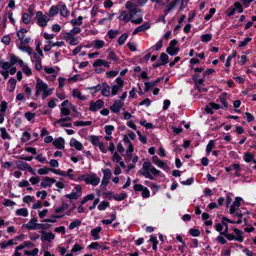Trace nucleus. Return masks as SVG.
Listing matches in <instances>:
<instances>
[{
  "label": "nucleus",
  "instance_id": "14",
  "mask_svg": "<svg viewBox=\"0 0 256 256\" xmlns=\"http://www.w3.org/2000/svg\"><path fill=\"white\" fill-rule=\"evenodd\" d=\"M152 162L155 164H156L158 166L164 168V169H166L168 168V166L166 165V163L158 159L157 157H153L152 158Z\"/></svg>",
  "mask_w": 256,
  "mask_h": 256
},
{
  "label": "nucleus",
  "instance_id": "19",
  "mask_svg": "<svg viewBox=\"0 0 256 256\" xmlns=\"http://www.w3.org/2000/svg\"><path fill=\"white\" fill-rule=\"evenodd\" d=\"M102 228L98 226L96 228L92 229L91 230V234L94 238L95 240H98L100 238L98 233L100 232Z\"/></svg>",
  "mask_w": 256,
  "mask_h": 256
},
{
  "label": "nucleus",
  "instance_id": "11",
  "mask_svg": "<svg viewBox=\"0 0 256 256\" xmlns=\"http://www.w3.org/2000/svg\"><path fill=\"white\" fill-rule=\"evenodd\" d=\"M56 182V180L54 178L45 177L44 178V181L41 182L40 185L44 188H46V186H50L52 184Z\"/></svg>",
  "mask_w": 256,
  "mask_h": 256
},
{
  "label": "nucleus",
  "instance_id": "45",
  "mask_svg": "<svg viewBox=\"0 0 256 256\" xmlns=\"http://www.w3.org/2000/svg\"><path fill=\"white\" fill-rule=\"evenodd\" d=\"M72 120V118L70 117H66L64 118H62L56 120L54 123V125L56 126L57 124H59L62 122H64L66 121H70Z\"/></svg>",
  "mask_w": 256,
  "mask_h": 256
},
{
  "label": "nucleus",
  "instance_id": "15",
  "mask_svg": "<svg viewBox=\"0 0 256 256\" xmlns=\"http://www.w3.org/2000/svg\"><path fill=\"white\" fill-rule=\"evenodd\" d=\"M110 88L109 86L106 84L104 83L102 85V94L106 96H108L110 94Z\"/></svg>",
  "mask_w": 256,
  "mask_h": 256
},
{
  "label": "nucleus",
  "instance_id": "34",
  "mask_svg": "<svg viewBox=\"0 0 256 256\" xmlns=\"http://www.w3.org/2000/svg\"><path fill=\"white\" fill-rule=\"evenodd\" d=\"M37 221H38V220L36 218H34L30 220L29 221V222L25 225L26 228L27 229L30 230L31 229H30L28 228L29 226H34H34L36 225V223L37 222Z\"/></svg>",
  "mask_w": 256,
  "mask_h": 256
},
{
  "label": "nucleus",
  "instance_id": "35",
  "mask_svg": "<svg viewBox=\"0 0 256 256\" xmlns=\"http://www.w3.org/2000/svg\"><path fill=\"white\" fill-rule=\"evenodd\" d=\"M72 95L74 96L77 97L80 100H84L86 98V97L84 96H82L81 93L76 90H73Z\"/></svg>",
  "mask_w": 256,
  "mask_h": 256
},
{
  "label": "nucleus",
  "instance_id": "64",
  "mask_svg": "<svg viewBox=\"0 0 256 256\" xmlns=\"http://www.w3.org/2000/svg\"><path fill=\"white\" fill-rule=\"evenodd\" d=\"M15 204V202L13 201H12L8 199H6L5 200L4 202V205L6 206H13Z\"/></svg>",
  "mask_w": 256,
  "mask_h": 256
},
{
  "label": "nucleus",
  "instance_id": "23",
  "mask_svg": "<svg viewBox=\"0 0 256 256\" xmlns=\"http://www.w3.org/2000/svg\"><path fill=\"white\" fill-rule=\"evenodd\" d=\"M244 158L246 162H256V160L254 159V156L248 153H246L244 156Z\"/></svg>",
  "mask_w": 256,
  "mask_h": 256
},
{
  "label": "nucleus",
  "instance_id": "32",
  "mask_svg": "<svg viewBox=\"0 0 256 256\" xmlns=\"http://www.w3.org/2000/svg\"><path fill=\"white\" fill-rule=\"evenodd\" d=\"M82 16H79L78 17V20L73 19L71 20V23L74 26L78 25L80 26L82 24Z\"/></svg>",
  "mask_w": 256,
  "mask_h": 256
},
{
  "label": "nucleus",
  "instance_id": "33",
  "mask_svg": "<svg viewBox=\"0 0 256 256\" xmlns=\"http://www.w3.org/2000/svg\"><path fill=\"white\" fill-rule=\"evenodd\" d=\"M178 44V41L176 40H173L170 41V46L166 48V52H170L171 49H174L175 48V46Z\"/></svg>",
  "mask_w": 256,
  "mask_h": 256
},
{
  "label": "nucleus",
  "instance_id": "18",
  "mask_svg": "<svg viewBox=\"0 0 256 256\" xmlns=\"http://www.w3.org/2000/svg\"><path fill=\"white\" fill-rule=\"evenodd\" d=\"M16 213L18 216H23L24 217H26L28 216V212L26 208L18 209L16 210Z\"/></svg>",
  "mask_w": 256,
  "mask_h": 256
},
{
  "label": "nucleus",
  "instance_id": "2",
  "mask_svg": "<svg viewBox=\"0 0 256 256\" xmlns=\"http://www.w3.org/2000/svg\"><path fill=\"white\" fill-rule=\"evenodd\" d=\"M102 172L104 174V176L102 182L101 187L102 189H106L107 184L109 182V180L110 178L111 172L110 170H104Z\"/></svg>",
  "mask_w": 256,
  "mask_h": 256
},
{
  "label": "nucleus",
  "instance_id": "46",
  "mask_svg": "<svg viewBox=\"0 0 256 256\" xmlns=\"http://www.w3.org/2000/svg\"><path fill=\"white\" fill-rule=\"evenodd\" d=\"M212 38V35L210 34H205L202 36V41L203 42H208Z\"/></svg>",
  "mask_w": 256,
  "mask_h": 256
},
{
  "label": "nucleus",
  "instance_id": "24",
  "mask_svg": "<svg viewBox=\"0 0 256 256\" xmlns=\"http://www.w3.org/2000/svg\"><path fill=\"white\" fill-rule=\"evenodd\" d=\"M144 85L146 86V88H144V92H147L149 91V90L152 88L154 86H156V82H145Z\"/></svg>",
  "mask_w": 256,
  "mask_h": 256
},
{
  "label": "nucleus",
  "instance_id": "61",
  "mask_svg": "<svg viewBox=\"0 0 256 256\" xmlns=\"http://www.w3.org/2000/svg\"><path fill=\"white\" fill-rule=\"evenodd\" d=\"M23 136H24V138H22V142H24L30 139V134L28 132H24L23 134Z\"/></svg>",
  "mask_w": 256,
  "mask_h": 256
},
{
  "label": "nucleus",
  "instance_id": "20",
  "mask_svg": "<svg viewBox=\"0 0 256 256\" xmlns=\"http://www.w3.org/2000/svg\"><path fill=\"white\" fill-rule=\"evenodd\" d=\"M234 230L236 234V236L235 237L236 240L238 242H242L243 241L242 236V232L236 228H234Z\"/></svg>",
  "mask_w": 256,
  "mask_h": 256
},
{
  "label": "nucleus",
  "instance_id": "17",
  "mask_svg": "<svg viewBox=\"0 0 256 256\" xmlns=\"http://www.w3.org/2000/svg\"><path fill=\"white\" fill-rule=\"evenodd\" d=\"M26 246H30L32 248L34 246V244L32 242L28 241H26L23 243L22 244H21L18 246L16 247V250H20L24 248Z\"/></svg>",
  "mask_w": 256,
  "mask_h": 256
},
{
  "label": "nucleus",
  "instance_id": "49",
  "mask_svg": "<svg viewBox=\"0 0 256 256\" xmlns=\"http://www.w3.org/2000/svg\"><path fill=\"white\" fill-rule=\"evenodd\" d=\"M190 234L194 236H198L200 234V232L198 229L192 228L190 230Z\"/></svg>",
  "mask_w": 256,
  "mask_h": 256
},
{
  "label": "nucleus",
  "instance_id": "63",
  "mask_svg": "<svg viewBox=\"0 0 256 256\" xmlns=\"http://www.w3.org/2000/svg\"><path fill=\"white\" fill-rule=\"evenodd\" d=\"M19 48L22 50H24V51H26V52H28L29 54H30L31 52H32V49L31 48L28 46H19Z\"/></svg>",
  "mask_w": 256,
  "mask_h": 256
},
{
  "label": "nucleus",
  "instance_id": "10",
  "mask_svg": "<svg viewBox=\"0 0 256 256\" xmlns=\"http://www.w3.org/2000/svg\"><path fill=\"white\" fill-rule=\"evenodd\" d=\"M48 88V86L43 82L40 80V78L37 80L36 84V88L38 90H40V92H44L47 90Z\"/></svg>",
  "mask_w": 256,
  "mask_h": 256
},
{
  "label": "nucleus",
  "instance_id": "25",
  "mask_svg": "<svg viewBox=\"0 0 256 256\" xmlns=\"http://www.w3.org/2000/svg\"><path fill=\"white\" fill-rule=\"evenodd\" d=\"M94 44L96 48L100 49L104 46V42L102 40H96L94 42Z\"/></svg>",
  "mask_w": 256,
  "mask_h": 256
},
{
  "label": "nucleus",
  "instance_id": "43",
  "mask_svg": "<svg viewBox=\"0 0 256 256\" xmlns=\"http://www.w3.org/2000/svg\"><path fill=\"white\" fill-rule=\"evenodd\" d=\"M68 204L66 203H63L61 206L56 208L55 210L56 212L58 213L68 208Z\"/></svg>",
  "mask_w": 256,
  "mask_h": 256
},
{
  "label": "nucleus",
  "instance_id": "54",
  "mask_svg": "<svg viewBox=\"0 0 256 256\" xmlns=\"http://www.w3.org/2000/svg\"><path fill=\"white\" fill-rule=\"evenodd\" d=\"M126 197V194L125 193H122L118 195H115L114 196V198L117 200H121L124 199Z\"/></svg>",
  "mask_w": 256,
  "mask_h": 256
},
{
  "label": "nucleus",
  "instance_id": "57",
  "mask_svg": "<svg viewBox=\"0 0 256 256\" xmlns=\"http://www.w3.org/2000/svg\"><path fill=\"white\" fill-rule=\"evenodd\" d=\"M122 159V158L119 156L116 152H115L112 156V160L116 162H119Z\"/></svg>",
  "mask_w": 256,
  "mask_h": 256
},
{
  "label": "nucleus",
  "instance_id": "60",
  "mask_svg": "<svg viewBox=\"0 0 256 256\" xmlns=\"http://www.w3.org/2000/svg\"><path fill=\"white\" fill-rule=\"evenodd\" d=\"M150 192L147 188L145 187L142 190V196L143 198H148L150 196Z\"/></svg>",
  "mask_w": 256,
  "mask_h": 256
},
{
  "label": "nucleus",
  "instance_id": "13",
  "mask_svg": "<svg viewBox=\"0 0 256 256\" xmlns=\"http://www.w3.org/2000/svg\"><path fill=\"white\" fill-rule=\"evenodd\" d=\"M120 20H124L126 22H128L131 18H132V14H130V16L127 14L126 12L122 11L120 15L118 17Z\"/></svg>",
  "mask_w": 256,
  "mask_h": 256
},
{
  "label": "nucleus",
  "instance_id": "1",
  "mask_svg": "<svg viewBox=\"0 0 256 256\" xmlns=\"http://www.w3.org/2000/svg\"><path fill=\"white\" fill-rule=\"evenodd\" d=\"M140 174L150 180H153V176H156L160 174V171L156 170L150 162H144L142 164V168L139 170Z\"/></svg>",
  "mask_w": 256,
  "mask_h": 256
},
{
  "label": "nucleus",
  "instance_id": "50",
  "mask_svg": "<svg viewBox=\"0 0 256 256\" xmlns=\"http://www.w3.org/2000/svg\"><path fill=\"white\" fill-rule=\"evenodd\" d=\"M90 141L95 146H97L100 144L98 137V136H91Z\"/></svg>",
  "mask_w": 256,
  "mask_h": 256
},
{
  "label": "nucleus",
  "instance_id": "37",
  "mask_svg": "<svg viewBox=\"0 0 256 256\" xmlns=\"http://www.w3.org/2000/svg\"><path fill=\"white\" fill-rule=\"evenodd\" d=\"M118 31L117 30H110L108 32V37L111 39H112V38H116V36L118 35Z\"/></svg>",
  "mask_w": 256,
  "mask_h": 256
},
{
  "label": "nucleus",
  "instance_id": "22",
  "mask_svg": "<svg viewBox=\"0 0 256 256\" xmlns=\"http://www.w3.org/2000/svg\"><path fill=\"white\" fill-rule=\"evenodd\" d=\"M168 56L163 52L160 54L158 61H160L162 64L164 65L168 62Z\"/></svg>",
  "mask_w": 256,
  "mask_h": 256
},
{
  "label": "nucleus",
  "instance_id": "4",
  "mask_svg": "<svg viewBox=\"0 0 256 256\" xmlns=\"http://www.w3.org/2000/svg\"><path fill=\"white\" fill-rule=\"evenodd\" d=\"M103 106L104 102L101 100H98L95 102H90V110L91 111H96L101 108Z\"/></svg>",
  "mask_w": 256,
  "mask_h": 256
},
{
  "label": "nucleus",
  "instance_id": "21",
  "mask_svg": "<svg viewBox=\"0 0 256 256\" xmlns=\"http://www.w3.org/2000/svg\"><path fill=\"white\" fill-rule=\"evenodd\" d=\"M32 16H33L32 12H31V16H30V14H28L26 13H24L23 14V16H22L23 22L25 24H28L30 22L31 17Z\"/></svg>",
  "mask_w": 256,
  "mask_h": 256
},
{
  "label": "nucleus",
  "instance_id": "5",
  "mask_svg": "<svg viewBox=\"0 0 256 256\" xmlns=\"http://www.w3.org/2000/svg\"><path fill=\"white\" fill-rule=\"evenodd\" d=\"M84 180L86 184H91L94 186L98 185L100 182V178L94 176H88L85 178Z\"/></svg>",
  "mask_w": 256,
  "mask_h": 256
},
{
  "label": "nucleus",
  "instance_id": "26",
  "mask_svg": "<svg viewBox=\"0 0 256 256\" xmlns=\"http://www.w3.org/2000/svg\"><path fill=\"white\" fill-rule=\"evenodd\" d=\"M14 243L12 240H9L7 242H3L0 243V248L2 249L5 248L6 246H11Z\"/></svg>",
  "mask_w": 256,
  "mask_h": 256
},
{
  "label": "nucleus",
  "instance_id": "6",
  "mask_svg": "<svg viewBox=\"0 0 256 256\" xmlns=\"http://www.w3.org/2000/svg\"><path fill=\"white\" fill-rule=\"evenodd\" d=\"M64 39L68 40L70 44L76 45L78 44V41L77 38H74L71 32H67L64 36Z\"/></svg>",
  "mask_w": 256,
  "mask_h": 256
},
{
  "label": "nucleus",
  "instance_id": "48",
  "mask_svg": "<svg viewBox=\"0 0 256 256\" xmlns=\"http://www.w3.org/2000/svg\"><path fill=\"white\" fill-rule=\"evenodd\" d=\"M24 116L26 117V118L28 120V121H30L31 120L34 118V116H36V114L35 113H32V112H26L25 114H24Z\"/></svg>",
  "mask_w": 256,
  "mask_h": 256
},
{
  "label": "nucleus",
  "instance_id": "53",
  "mask_svg": "<svg viewBox=\"0 0 256 256\" xmlns=\"http://www.w3.org/2000/svg\"><path fill=\"white\" fill-rule=\"evenodd\" d=\"M0 66H2L4 70H6L8 69L12 65L8 62H0Z\"/></svg>",
  "mask_w": 256,
  "mask_h": 256
},
{
  "label": "nucleus",
  "instance_id": "28",
  "mask_svg": "<svg viewBox=\"0 0 256 256\" xmlns=\"http://www.w3.org/2000/svg\"><path fill=\"white\" fill-rule=\"evenodd\" d=\"M0 132H1L2 137L3 139H10V137L8 132H6V129L4 128H0Z\"/></svg>",
  "mask_w": 256,
  "mask_h": 256
},
{
  "label": "nucleus",
  "instance_id": "39",
  "mask_svg": "<svg viewBox=\"0 0 256 256\" xmlns=\"http://www.w3.org/2000/svg\"><path fill=\"white\" fill-rule=\"evenodd\" d=\"M128 35L126 34H124L121 36L118 39V43L119 44L122 45L124 44L125 40L128 38Z\"/></svg>",
  "mask_w": 256,
  "mask_h": 256
},
{
  "label": "nucleus",
  "instance_id": "42",
  "mask_svg": "<svg viewBox=\"0 0 256 256\" xmlns=\"http://www.w3.org/2000/svg\"><path fill=\"white\" fill-rule=\"evenodd\" d=\"M68 10L65 5L62 6L60 8V14L62 16H66L68 15Z\"/></svg>",
  "mask_w": 256,
  "mask_h": 256
},
{
  "label": "nucleus",
  "instance_id": "29",
  "mask_svg": "<svg viewBox=\"0 0 256 256\" xmlns=\"http://www.w3.org/2000/svg\"><path fill=\"white\" fill-rule=\"evenodd\" d=\"M51 170H53V168H50L46 167H44V168H40L38 170V172L40 174H47L49 171H51Z\"/></svg>",
  "mask_w": 256,
  "mask_h": 256
},
{
  "label": "nucleus",
  "instance_id": "40",
  "mask_svg": "<svg viewBox=\"0 0 256 256\" xmlns=\"http://www.w3.org/2000/svg\"><path fill=\"white\" fill-rule=\"evenodd\" d=\"M58 12V8L56 6H52L50 11V14L51 16H53L56 14H57Z\"/></svg>",
  "mask_w": 256,
  "mask_h": 256
},
{
  "label": "nucleus",
  "instance_id": "47",
  "mask_svg": "<svg viewBox=\"0 0 256 256\" xmlns=\"http://www.w3.org/2000/svg\"><path fill=\"white\" fill-rule=\"evenodd\" d=\"M176 5V2H172L167 6L168 8L165 10L166 14L169 12Z\"/></svg>",
  "mask_w": 256,
  "mask_h": 256
},
{
  "label": "nucleus",
  "instance_id": "7",
  "mask_svg": "<svg viewBox=\"0 0 256 256\" xmlns=\"http://www.w3.org/2000/svg\"><path fill=\"white\" fill-rule=\"evenodd\" d=\"M124 103L122 102L120 100H115L114 104L110 106V110L115 113L119 112L120 108L123 106Z\"/></svg>",
  "mask_w": 256,
  "mask_h": 256
},
{
  "label": "nucleus",
  "instance_id": "55",
  "mask_svg": "<svg viewBox=\"0 0 256 256\" xmlns=\"http://www.w3.org/2000/svg\"><path fill=\"white\" fill-rule=\"evenodd\" d=\"M214 145V143L213 140H211L209 142L206 146V151L208 153L212 151V150L213 148Z\"/></svg>",
  "mask_w": 256,
  "mask_h": 256
},
{
  "label": "nucleus",
  "instance_id": "31",
  "mask_svg": "<svg viewBox=\"0 0 256 256\" xmlns=\"http://www.w3.org/2000/svg\"><path fill=\"white\" fill-rule=\"evenodd\" d=\"M16 164L20 170H26V168L28 164L22 161H17Z\"/></svg>",
  "mask_w": 256,
  "mask_h": 256
},
{
  "label": "nucleus",
  "instance_id": "56",
  "mask_svg": "<svg viewBox=\"0 0 256 256\" xmlns=\"http://www.w3.org/2000/svg\"><path fill=\"white\" fill-rule=\"evenodd\" d=\"M114 130V127L112 126H105V132L108 135L112 134V132Z\"/></svg>",
  "mask_w": 256,
  "mask_h": 256
},
{
  "label": "nucleus",
  "instance_id": "44",
  "mask_svg": "<svg viewBox=\"0 0 256 256\" xmlns=\"http://www.w3.org/2000/svg\"><path fill=\"white\" fill-rule=\"evenodd\" d=\"M236 51H234V52L232 55L228 56V58L226 60V67H229L230 66V61L232 60V58H234L236 56Z\"/></svg>",
  "mask_w": 256,
  "mask_h": 256
},
{
  "label": "nucleus",
  "instance_id": "9",
  "mask_svg": "<svg viewBox=\"0 0 256 256\" xmlns=\"http://www.w3.org/2000/svg\"><path fill=\"white\" fill-rule=\"evenodd\" d=\"M150 26V24L148 22H146L142 24L140 26H139L136 28L132 32V34H136L140 32L144 31L149 28Z\"/></svg>",
  "mask_w": 256,
  "mask_h": 256
},
{
  "label": "nucleus",
  "instance_id": "12",
  "mask_svg": "<svg viewBox=\"0 0 256 256\" xmlns=\"http://www.w3.org/2000/svg\"><path fill=\"white\" fill-rule=\"evenodd\" d=\"M64 140L63 138L60 137L54 140L52 144L58 149H63L64 146Z\"/></svg>",
  "mask_w": 256,
  "mask_h": 256
},
{
  "label": "nucleus",
  "instance_id": "27",
  "mask_svg": "<svg viewBox=\"0 0 256 256\" xmlns=\"http://www.w3.org/2000/svg\"><path fill=\"white\" fill-rule=\"evenodd\" d=\"M92 124L91 121H88L84 122L83 121H76L74 123L76 126H90Z\"/></svg>",
  "mask_w": 256,
  "mask_h": 256
},
{
  "label": "nucleus",
  "instance_id": "58",
  "mask_svg": "<svg viewBox=\"0 0 256 256\" xmlns=\"http://www.w3.org/2000/svg\"><path fill=\"white\" fill-rule=\"evenodd\" d=\"M104 60L101 59H98L96 60L93 64L94 67L99 66H103Z\"/></svg>",
  "mask_w": 256,
  "mask_h": 256
},
{
  "label": "nucleus",
  "instance_id": "8",
  "mask_svg": "<svg viewBox=\"0 0 256 256\" xmlns=\"http://www.w3.org/2000/svg\"><path fill=\"white\" fill-rule=\"evenodd\" d=\"M42 236L41 240L42 241L46 240L50 242L54 238V235L52 232H46L44 231H42Z\"/></svg>",
  "mask_w": 256,
  "mask_h": 256
},
{
  "label": "nucleus",
  "instance_id": "36",
  "mask_svg": "<svg viewBox=\"0 0 256 256\" xmlns=\"http://www.w3.org/2000/svg\"><path fill=\"white\" fill-rule=\"evenodd\" d=\"M16 80L14 78H10L8 81V84L10 85V88L9 89L10 92H12L15 88Z\"/></svg>",
  "mask_w": 256,
  "mask_h": 256
},
{
  "label": "nucleus",
  "instance_id": "41",
  "mask_svg": "<svg viewBox=\"0 0 256 256\" xmlns=\"http://www.w3.org/2000/svg\"><path fill=\"white\" fill-rule=\"evenodd\" d=\"M109 206V203L106 201H102L100 204L98 206V208L100 210H104L106 207Z\"/></svg>",
  "mask_w": 256,
  "mask_h": 256
},
{
  "label": "nucleus",
  "instance_id": "16",
  "mask_svg": "<svg viewBox=\"0 0 256 256\" xmlns=\"http://www.w3.org/2000/svg\"><path fill=\"white\" fill-rule=\"evenodd\" d=\"M70 146H74L78 150H80L82 146L80 142L74 138H72L70 140Z\"/></svg>",
  "mask_w": 256,
  "mask_h": 256
},
{
  "label": "nucleus",
  "instance_id": "51",
  "mask_svg": "<svg viewBox=\"0 0 256 256\" xmlns=\"http://www.w3.org/2000/svg\"><path fill=\"white\" fill-rule=\"evenodd\" d=\"M52 91V89L50 88H48L47 90L44 91L42 94V99H45L48 96L51 94Z\"/></svg>",
  "mask_w": 256,
  "mask_h": 256
},
{
  "label": "nucleus",
  "instance_id": "30",
  "mask_svg": "<svg viewBox=\"0 0 256 256\" xmlns=\"http://www.w3.org/2000/svg\"><path fill=\"white\" fill-rule=\"evenodd\" d=\"M81 224V222L80 220H76L73 221L69 226V228L70 230L74 229L76 227L79 226Z\"/></svg>",
  "mask_w": 256,
  "mask_h": 256
},
{
  "label": "nucleus",
  "instance_id": "62",
  "mask_svg": "<svg viewBox=\"0 0 256 256\" xmlns=\"http://www.w3.org/2000/svg\"><path fill=\"white\" fill-rule=\"evenodd\" d=\"M242 198L239 197H236L235 199L234 202H233V205L236 207L237 208H238L240 204V201L242 200Z\"/></svg>",
  "mask_w": 256,
  "mask_h": 256
},
{
  "label": "nucleus",
  "instance_id": "59",
  "mask_svg": "<svg viewBox=\"0 0 256 256\" xmlns=\"http://www.w3.org/2000/svg\"><path fill=\"white\" fill-rule=\"evenodd\" d=\"M82 249V247L80 245L78 244H76L74 245V247L71 250L72 252H76Z\"/></svg>",
  "mask_w": 256,
  "mask_h": 256
},
{
  "label": "nucleus",
  "instance_id": "38",
  "mask_svg": "<svg viewBox=\"0 0 256 256\" xmlns=\"http://www.w3.org/2000/svg\"><path fill=\"white\" fill-rule=\"evenodd\" d=\"M80 196V194H78L76 192H72L70 194H66V196L70 199H78Z\"/></svg>",
  "mask_w": 256,
  "mask_h": 256
},
{
  "label": "nucleus",
  "instance_id": "3",
  "mask_svg": "<svg viewBox=\"0 0 256 256\" xmlns=\"http://www.w3.org/2000/svg\"><path fill=\"white\" fill-rule=\"evenodd\" d=\"M36 17L38 20V24L39 25L43 27L46 25L48 18L46 16L43 15L42 12H38L36 14Z\"/></svg>",
  "mask_w": 256,
  "mask_h": 256
},
{
  "label": "nucleus",
  "instance_id": "52",
  "mask_svg": "<svg viewBox=\"0 0 256 256\" xmlns=\"http://www.w3.org/2000/svg\"><path fill=\"white\" fill-rule=\"evenodd\" d=\"M28 228L30 229L36 230V229H44V228H46L44 227V224H36V222L34 227L29 226Z\"/></svg>",
  "mask_w": 256,
  "mask_h": 256
}]
</instances>
